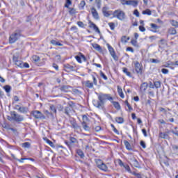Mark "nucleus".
Segmentation results:
<instances>
[{
	"instance_id": "nucleus-1",
	"label": "nucleus",
	"mask_w": 178,
	"mask_h": 178,
	"mask_svg": "<svg viewBox=\"0 0 178 178\" xmlns=\"http://www.w3.org/2000/svg\"><path fill=\"white\" fill-rule=\"evenodd\" d=\"M98 99L99 101H93V105L99 109H102L106 101L108 100L112 102V101H113V97H111V95L100 93L98 95Z\"/></svg>"
},
{
	"instance_id": "nucleus-2",
	"label": "nucleus",
	"mask_w": 178,
	"mask_h": 178,
	"mask_svg": "<svg viewBox=\"0 0 178 178\" xmlns=\"http://www.w3.org/2000/svg\"><path fill=\"white\" fill-rule=\"evenodd\" d=\"M113 16L118 19V20H124V19H126V14L122 10H115L113 13Z\"/></svg>"
},
{
	"instance_id": "nucleus-3",
	"label": "nucleus",
	"mask_w": 178,
	"mask_h": 178,
	"mask_svg": "<svg viewBox=\"0 0 178 178\" xmlns=\"http://www.w3.org/2000/svg\"><path fill=\"white\" fill-rule=\"evenodd\" d=\"M96 164L97 168L104 172H108V166L101 159H96Z\"/></svg>"
},
{
	"instance_id": "nucleus-4",
	"label": "nucleus",
	"mask_w": 178,
	"mask_h": 178,
	"mask_svg": "<svg viewBox=\"0 0 178 178\" xmlns=\"http://www.w3.org/2000/svg\"><path fill=\"white\" fill-rule=\"evenodd\" d=\"M19 37H20V32H15L13 33L9 38L10 44H13L19 40Z\"/></svg>"
},
{
	"instance_id": "nucleus-5",
	"label": "nucleus",
	"mask_w": 178,
	"mask_h": 178,
	"mask_svg": "<svg viewBox=\"0 0 178 178\" xmlns=\"http://www.w3.org/2000/svg\"><path fill=\"white\" fill-rule=\"evenodd\" d=\"M11 116L13 120H15V122H23V120H24L23 116L17 114L15 111L11 113Z\"/></svg>"
},
{
	"instance_id": "nucleus-6",
	"label": "nucleus",
	"mask_w": 178,
	"mask_h": 178,
	"mask_svg": "<svg viewBox=\"0 0 178 178\" xmlns=\"http://www.w3.org/2000/svg\"><path fill=\"white\" fill-rule=\"evenodd\" d=\"M137 74H143V66L138 61L134 63Z\"/></svg>"
},
{
	"instance_id": "nucleus-7",
	"label": "nucleus",
	"mask_w": 178,
	"mask_h": 178,
	"mask_svg": "<svg viewBox=\"0 0 178 178\" xmlns=\"http://www.w3.org/2000/svg\"><path fill=\"white\" fill-rule=\"evenodd\" d=\"M75 59L77 60L78 63H82V60H83V62H86L87 60L86 56L81 53H79L77 56H75Z\"/></svg>"
},
{
	"instance_id": "nucleus-8",
	"label": "nucleus",
	"mask_w": 178,
	"mask_h": 178,
	"mask_svg": "<svg viewBox=\"0 0 178 178\" xmlns=\"http://www.w3.org/2000/svg\"><path fill=\"white\" fill-rule=\"evenodd\" d=\"M33 116L35 119H45V115L41 113V111H35L32 112Z\"/></svg>"
},
{
	"instance_id": "nucleus-9",
	"label": "nucleus",
	"mask_w": 178,
	"mask_h": 178,
	"mask_svg": "<svg viewBox=\"0 0 178 178\" xmlns=\"http://www.w3.org/2000/svg\"><path fill=\"white\" fill-rule=\"evenodd\" d=\"M107 47L112 58L114 59V60H118V56H116V53L115 52V49H113V47H112V46H111L110 44H107Z\"/></svg>"
},
{
	"instance_id": "nucleus-10",
	"label": "nucleus",
	"mask_w": 178,
	"mask_h": 178,
	"mask_svg": "<svg viewBox=\"0 0 178 178\" xmlns=\"http://www.w3.org/2000/svg\"><path fill=\"white\" fill-rule=\"evenodd\" d=\"M13 62L18 67H23V62L17 58L16 56H13Z\"/></svg>"
},
{
	"instance_id": "nucleus-11",
	"label": "nucleus",
	"mask_w": 178,
	"mask_h": 178,
	"mask_svg": "<svg viewBox=\"0 0 178 178\" xmlns=\"http://www.w3.org/2000/svg\"><path fill=\"white\" fill-rule=\"evenodd\" d=\"M90 12L94 19H95L96 20H98V19H99V15H98V12L97 11V9H95V8H92L90 9Z\"/></svg>"
},
{
	"instance_id": "nucleus-12",
	"label": "nucleus",
	"mask_w": 178,
	"mask_h": 178,
	"mask_svg": "<svg viewBox=\"0 0 178 178\" xmlns=\"http://www.w3.org/2000/svg\"><path fill=\"white\" fill-rule=\"evenodd\" d=\"M89 26L91 29H94V30H95L96 33H98L99 34L101 33V31H99V29L98 28V26H97V25H95V24H94L93 22H90Z\"/></svg>"
},
{
	"instance_id": "nucleus-13",
	"label": "nucleus",
	"mask_w": 178,
	"mask_h": 178,
	"mask_svg": "<svg viewBox=\"0 0 178 178\" xmlns=\"http://www.w3.org/2000/svg\"><path fill=\"white\" fill-rule=\"evenodd\" d=\"M130 163L132 166H134L135 168H140V164L138 163V161L134 158L131 159Z\"/></svg>"
},
{
	"instance_id": "nucleus-14",
	"label": "nucleus",
	"mask_w": 178,
	"mask_h": 178,
	"mask_svg": "<svg viewBox=\"0 0 178 178\" xmlns=\"http://www.w3.org/2000/svg\"><path fill=\"white\" fill-rule=\"evenodd\" d=\"M138 5V1H137L136 0H128V2H127L128 6H131L136 8V6H137Z\"/></svg>"
},
{
	"instance_id": "nucleus-15",
	"label": "nucleus",
	"mask_w": 178,
	"mask_h": 178,
	"mask_svg": "<svg viewBox=\"0 0 178 178\" xmlns=\"http://www.w3.org/2000/svg\"><path fill=\"white\" fill-rule=\"evenodd\" d=\"M64 70H65V72H73V70H74V67H73L69 64H67V65H64Z\"/></svg>"
},
{
	"instance_id": "nucleus-16",
	"label": "nucleus",
	"mask_w": 178,
	"mask_h": 178,
	"mask_svg": "<svg viewBox=\"0 0 178 178\" xmlns=\"http://www.w3.org/2000/svg\"><path fill=\"white\" fill-rule=\"evenodd\" d=\"M147 88H148V83H142V85L140 86V91H142V92H145V91H147Z\"/></svg>"
},
{
	"instance_id": "nucleus-17",
	"label": "nucleus",
	"mask_w": 178,
	"mask_h": 178,
	"mask_svg": "<svg viewBox=\"0 0 178 178\" xmlns=\"http://www.w3.org/2000/svg\"><path fill=\"white\" fill-rule=\"evenodd\" d=\"M102 12L104 16H105L106 17H109L111 16V14H109V12H108V8L106 7H104L102 8Z\"/></svg>"
},
{
	"instance_id": "nucleus-18",
	"label": "nucleus",
	"mask_w": 178,
	"mask_h": 178,
	"mask_svg": "<svg viewBox=\"0 0 178 178\" xmlns=\"http://www.w3.org/2000/svg\"><path fill=\"white\" fill-rule=\"evenodd\" d=\"M131 44L133 45V47H135L136 48H140V45H138V42H137L136 39H132L131 40Z\"/></svg>"
},
{
	"instance_id": "nucleus-19",
	"label": "nucleus",
	"mask_w": 178,
	"mask_h": 178,
	"mask_svg": "<svg viewBox=\"0 0 178 178\" xmlns=\"http://www.w3.org/2000/svg\"><path fill=\"white\" fill-rule=\"evenodd\" d=\"M124 145H125L127 149H128V151H131L133 149V148L131 147V145H130L129 141L124 140Z\"/></svg>"
},
{
	"instance_id": "nucleus-20",
	"label": "nucleus",
	"mask_w": 178,
	"mask_h": 178,
	"mask_svg": "<svg viewBox=\"0 0 178 178\" xmlns=\"http://www.w3.org/2000/svg\"><path fill=\"white\" fill-rule=\"evenodd\" d=\"M51 44H52V45H56L57 47H63V44H62L55 40H51Z\"/></svg>"
},
{
	"instance_id": "nucleus-21",
	"label": "nucleus",
	"mask_w": 178,
	"mask_h": 178,
	"mask_svg": "<svg viewBox=\"0 0 178 178\" xmlns=\"http://www.w3.org/2000/svg\"><path fill=\"white\" fill-rule=\"evenodd\" d=\"M18 111L19 112H21V113H27L29 112V108H27V107H19Z\"/></svg>"
},
{
	"instance_id": "nucleus-22",
	"label": "nucleus",
	"mask_w": 178,
	"mask_h": 178,
	"mask_svg": "<svg viewBox=\"0 0 178 178\" xmlns=\"http://www.w3.org/2000/svg\"><path fill=\"white\" fill-rule=\"evenodd\" d=\"M43 140H44V141H45V143H47V144L50 145V147H52V148H54L55 147V145H54V143H52V141L49 140V139H48L47 138H44Z\"/></svg>"
},
{
	"instance_id": "nucleus-23",
	"label": "nucleus",
	"mask_w": 178,
	"mask_h": 178,
	"mask_svg": "<svg viewBox=\"0 0 178 178\" xmlns=\"http://www.w3.org/2000/svg\"><path fill=\"white\" fill-rule=\"evenodd\" d=\"M118 92L121 98H124V94L123 93V90H122V88L119 86H118Z\"/></svg>"
},
{
	"instance_id": "nucleus-24",
	"label": "nucleus",
	"mask_w": 178,
	"mask_h": 178,
	"mask_svg": "<svg viewBox=\"0 0 178 178\" xmlns=\"http://www.w3.org/2000/svg\"><path fill=\"white\" fill-rule=\"evenodd\" d=\"M92 47L96 49V51H102V48L101 46H99V44H97V43H93L92 44Z\"/></svg>"
},
{
	"instance_id": "nucleus-25",
	"label": "nucleus",
	"mask_w": 178,
	"mask_h": 178,
	"mask_svg": "<svg viewBox=\"0 0 178 178\" xmlns=\"http://www.w3.org/2000/svg\"><path fill=\"white\" fill-rule=\"evenodd\" d=\"M83 122L81 124H88L90 122V120L87 115H83L82 117Z\"/></svg>"
},
{
	"instance_id": "nucleus-26",
	"label": "nucleus",
	"mask_w": 178,
	"mask_h": 178,
	"mask_svg": "<svg viewBox=\"0 0 178 178\" xmlns=\"http://www.w3.org/2000/svg\"><path fill=\"white\" fill-rule=\"evenodd\" d=\"M81 125L85 131H90L91 130L88 124H81Z\"/></svg>"
},
{
	"instance_id": "nucleus-27",
	"label": "nucleus",
	"mask_w": 178,
	"mask_h": 178,
	"mask_svg": "<svg viewBox=\"0 0 178 178\" xmlns=\"http://www.w3.org/2000/svg\"><path fill=\"white\" fill-rule=\"evenodd\" d=\"M86 87H88V88H92L94 87V83H91L90 81H87L85 83Z\"/></svg>"
},
{
	"instance_id": "nucleus-28",
	"label": "nucleus",
	"mask_w": 178,
	"mask_h": 178,
	"mask_svg": "<svg viewBox=\"0 0 178 178\" xmlns=\"http://www.w3.org/2000/svg\"><path fill=\"white\" fill-rule=\"evenodd\" d=\"M143 15H147V16H151L152 15V12L149 9H146L142 12Z\"/></svg>"
},
{
	"instance_id": "nucleus-29",
	"label": "nucleus",
	"mask_w": 178,
	"mask_h": 178,
	"mask_svg": "<svg viewBox=\"0 0 178 178\" xmlns=\"http://www.w3.org/2000/svg\"><path fill=\"white\" fill-rule=\"evenodd\" d=\"M129 40H130L129 37L122 36L121 38V42L124 44H126Z\"/></svg>"
},
{
	"instance_id": "nucleus-30",
	"label": "nucleus",
	"mask_w": 178,
	"mask_h": 178,
	"mask_svg": "<svg viewBox=\"0 0 178 178\" xmlns=\"http://www.w3.org/2000/svg\"><path fill=\"white\" fill-rule=\"evenodd\" d=\"M74 129L75 131H76V133H81V131H83V129H81V127L79 126V124H76Z\"/></svg>"
},
{
	"instance_id": "nucleus-31",
	"label": "nucleus",
	"mask_w": 178,
	"mask_h": 178,
	"mask_svg": "<svg viewBox=\"0 0 178 178\" xmlns=\"http://www.w3.org/2000/svg\"><path fill=\"white\" fill-rule=\"evenodd\" d=\"M60 90H61L63 92H67V91H69V86H62V87L60 88Z\"/></svg>"
},
{
	"instance_id": "nucleus-32",
	"label": "nucleus",
	"mask_w": 178,
	"mask_h": 178,
	"mask_svg": "<svg viewBox=\"0 0 178 178\" xmlns=\"http://www.w3.org/2000/svg\"><path fill=\"white\" fill-rule=\"evenodd\" d=\"M122 72L128 76V77H131V73L130 72H128L127 68L124 67L122 69Z\"/></svg>"
},
{
	"instance_id": "nucleus-33",
	"label": "nucleus",
	"mask_w": 178,
	"mask_h": 178,
	"mask_svg": "<svg viewBox=\"0 0 178 178\" xmlns=\"http://www.w3.org/2000/svg\"><path fill=\"white\" fill-rule=\"evenodd\" d=\"M169 34H171L172 35H175V34L177 33L176 29L175 28H171L168 31Z\"/></svg>"
},
{
	"instance_id": "nucleus-34",
	"label": "nucleus",
	"mask_w": 178,
	"mask_h": 178,
	"mask_svg": "<svg viewBox=\"0 0 178 178\" xmlns=\"http://www.w3.org/2000/svg\"><path fill=\"white\" fill-rule=\"evenodd\" d=\"M49 108H50V111H51V115L52 113H56V107H55V106L51 105Z\"/></svg>"
},
{
	"instance_id": "nucleus-35",
	"label": "nucleus",
	"mask_w": 178,
	"mask_h": 178,
	"mask_svg": "<svg viewBox=\"0 0 178 178\" xmlns=\"http://www.w3.org/2000/svg\"><path fill=\"white\" fill-rule=\"evenodd\" d=\"M113 106L115 108V109H120V104H119V102H113Z\"/></svg>"
},
{
	"instance_id": "nucleus-36",
	"label": "nucleus",
	"mask_w": 178,
	"mask_h": 178,
	"mask_svg": "<svg viewBox=\"0 0 178 178\" xmlns=\"http://www.w3.org/2000/svg\"><path fill=\"white\" fill-rule=\"evenodd\" d=\"M70 124H72L73 129L74 128V127L77 124V122H76V120L71 118L70 120Z\"/></svg>"
},
{
	"instance_id": "nucleus-37",
	"label": "nucleus",
	"mask_w": 178,
	"mask_h": 178,
	"mask_svg": "<svg viewBox=\"0 0 178 178\" xmlns=\"http://www.w3.org/2000/svg\"><path fill=\"white\" fill-rule=\"evenodd\" d=\"M115 121L117 123L122 124L124 122L123 118L118 117L115 118Z\"/></svg>"
},
{
	"instance_id": "nucleus-38",
	"label": "nucleus",
	"mask_w": 178,
	"mask_h": 178,
	"mask_svg": "<svg viewBox=\"0 0 178 178\" xmlns=\"http://www.w3.org/2000/svg\"><path fill=\"white\" fill-rule=\"evenodd\" d=\"M95 3L98 9H101V0H95Z\"/></svg>"
},
{
	"instance_id": "nucleus-39",
	"label": "nucleus",
	"mask_w": 178,
	"mask_h": 178,
	"mask_svg": "<svg viewBox=\"0 0 178 178\" xmlns=\"http://www.w3.org/2000/svg\"><path fill=\"white\" fill-rule=\"evenodd\" d=\"M30 145H31L30 143H29V142L22 143L23 148H29L30 147Z\"/></svg>"
},
{
	"instance_id": "nucleus-40",
	"label": "nucleus",
	"mask_w": 178,
	"mask_h": 178,
	"mask_svg": "<svg viewBox=\"0 0 178 178\" xmlns=\"http://www.w3.org/2000/svg\"><path fill=\"white\" fill-rule=\"evenodd\" d=\"M154 83L156 88H161V82L155 81Z\"/></svg>"
},
{
	"instance_id": "nucleus-41",
	"label": "nucleus",
	"mask_w": 178,
	"mask_h": 178,
	"mask_svg": "<svg viewBox=\"0 0 178 178\" xmlns=\"http://www.w3.org/2000/svg\"><path fill=\"white\" fill-rule=\"evenodd\" d=\"M150 62H152V63H160L161 60L155 58H151Z\"/></svg>"
},
{
	"instance_id": "nucleus-42",
	"label": "nucleus",
	"mask_w": 178,
	"mask_h": 178,
	"mask_svg": "<svg viewBox=\"0 0 178 178\" xmlns=\"http://www.w3.org/2000/svg\"><path fill=\"white\" fill-rule=\"evenodd\" d=\"M32 59L33 62H38L40 60V57L38 56H33Z\"/></svg>"
},
{
	"instance_id": "nucleus-43",
	"label": "nucleus",
	"mask_w": 178,
	"mask_h": 178,
	"mask_svg": "<svg viewBox=\"0 0 178 178\" xmlns=\"http://www.w3.org/2000/svg\"><path fill=\"white\" fill-rule=\"evenodd\" d=\"M124 168L127 172H129V173H131V170L130 169V166H129L128 165H124Z\"/></svg>"
},
{
	"instance_id": "nucleus-44",
	"label": "nucleus",
	"mask_w": 178,
	"mask_h": 178,
	"mask_svg": "<svg viewBox=\"0 0 178 178\" xmlns=\"http://www.w3.org/2000/svg\"><path fill=\"white\" fill-rule=\"evenodd\" d=\"M70 111H71L70 106L66 107L65 108V113H66V115H69V113H70Z\"/></svg>"
},
{
	"instance_id": "nucleus-45",
	"label": "nucleus",
	"mask_w": 178,
	"mask_h": 178,
	"mask_svg": "<svg viewBox=\"0 0 178 178\" xmlns=\"http://www.w3.org/2000/svg\"><path fill=\"white\" fill-rule=\"evenodd\" d=\"M100 76L102 77V79H104V80H108V77L106 75H105V74H104V72H102V71H100Z\"/></svg>"
},
{
	"instance_id": "nucleus-46",
	"label": "nucleus",
	"mask_w": 178,
	"mask_h": 178,
	"mask_svg": "<svg viewBox=\"0 0 178 178\" xmlns=\"http://www.w3.org/2000/svg\"><path fill=\"white\" fill-rule=\"evenodd\" d=\"M77 154L81 158H84V153L81 150H78Z\"/></svg>"
},
{
	"instance_id": "nucleus-47",
	"label": "nucleus",
	"mask_w": 178,
	"mask_h": 178,
	"mask_svg": "<svg viewBox=\"0 0 178 178\" xmlns=\"http://www.w3.org/2000/svg\"><path fill=\"white\" fill-rule=\"evenodd\" d=\"M108 26H109L111 30H115V23L110 22V23H108Z\"/></svg>"
},
{
	"instance_id": "nucleus-48",
	"label": "nucleus",
	"mask_w": 178,
	"mask_h": 178,
	"mask_svg": "<svg viewBox=\"0 0 178 178\" xmlns=\"http://www.w3.org/2000/svg\"><path fill=\"white\" fill-rule=\"evenodd\" d=\"M70 140L72 144H76V143H77V139H76V138L71 137L70 138Z\"/></svg>"
},
{
	"instance_id": "nucleus-49",
	"label": "nucleus",
	"mask_w": 178,
	"mask_h": 178,
	"mask_svg": "<svg viewBox=\"0 0 178 178\" xmlns=\"http://www.w3.org/2000/svg\"><path fill=\"white\" fill-rule=\"evenodd\" d=\"M4 90L7 92H10V86H6L3 87Z\"/></svg>"
},
{
	"instance_id": "nucleus-50",
	"label": "nucleus",
	"mask_w": 178,
	"mask_h": 178,
	"mask_svg": "<svg viewBox=\"0 0 178 178\" xmlns=\"http://www.w3.org/2000/svg\"><path fill=\"white\" fill-rule=\"evenodd\" d=\"M168 135L166 134H165V133H163V132H161L160 134H159V137H161V138H166V136H167Z\"/></svg>"
},
{
	"instance_id": "nucleus-51",
	"label": "nucleus",
	"mask_w": 178,
	"mask_h": 178,
	"mask_svg": "<svg viewBox=\"0 0 178 178\" xmlns=\"http://www.w3.org/2000/svg\"><path fill=\"white\" fill-rule=\"evenodd\" d=\"M84 6H86V1L82 0L79 4V8H81L83 9Z\"/></svg>"
},
{
	"instance_id": "nucleus-52",
	"label": "nucleus",
	"mask_w": 178,
	"mask_h": 178,
	"mask_svg": "<svg viewBox=\"0 0 178 178\" xmlns=\"http://www.w3.org/2000/svg\"><path fill=\"white\" fill-rule=\"evenodd\" d=\"M70 15H76V10L74 8H70Z\"/></svg>"
},
{
	"instance_id": "nucleus-53",
	"label": "nucleus",
	"mask_w": 178,
	"mask_h": 178,
	"mask_svg": "<svg viewBox=\"0 0 178 178\" xmlns=\"http://www.w3.org/2000/svg\"><path fill=\"white\" fill-rule=\"evenodd\" d=\"M131 173H132V175H134V176H136L138 178H140L141 177V174H140V173H137L136 172H133Z\"/></svg>"
},
{
	"instance_id": "nucleus-54",
	"label": "nucleus",
	"mask_w": 178,
	"mask_h": 178,
	"mask_svg": "<svg viewBox=\"0 0 178 178\" xmlns=\"http://www.w3.org/2000/svg\"><path fill=\"white\" fill-rule=\"evenodd\" d=\"M161 72L163 74H168V73H169V70L163 68L161 70Z\"/></svg>"
},
{
	"instance_id": "nucleus-55",
	"label": "nucleus",
	"mask_w": 178,
	"mask_h": 178,
	"mask_svg": "<svg viewBox=\"0 0 178 178\" xmlns=\"http://www.w3.org/2000/svg\"><path fill=\"white\" fill-rule=\"evenodd\" d=\"M134 15L135 16H136V17H140V13L138 12V10H135L134 11Z\"/></svg>"
},
{
	"instance_id": "nucleus-56",
	"label": "nucleus",
	"mask_w": 178,
	"mask_h": 178,
	"mask_svg": "<svg viewBox=\"0 0 178 178\" xmlns=\"http://www.w3.org/2000/svg\"><path fill=\"white\" fill-rule=\"evenodd\" d=\"M171 24H172V26H175V27H177V26H178V22H177V21L172 20V22H171Z\"/></svg>"
},
{
	"instance_id": "nucleus-57",
	"label": "nucleus",
	"mask_w": 178,
	"mask_h": 178,
	"mask_svg": "<svg viewBox=\"0 0 178 178\" xmlns=\"http://www.w3.org/2000/svg\"><path fill=\"white\" fill-rule=\"evenodd\" d=\"M127 51L129 52H131L132 54L134 53V49L132 47H127Z\"/></svg>"
},
{
	"instance_id": "nucleus-58",
	"label": "nucleus",
	"mask_w": 178,
	"mask_h": 178,
	"mask_svg": "<svg viewBox=\"0 0 178 178\" xmlns=\"http://www.w3.org/2000/svg\"><path fill=\"white\" fill-rule=\"evenodd\" d=\"M139 30L140 31H142V33H144V31H145V28L144 27V26H140Z\"/></svg>"
},
{
	"instance_id": "nucleus-59",
	"label": "nucleus",
	"mask_w": 178,
	"mask_h": 178,
	"mask_svg": "<svg viewBox=\"0 0 178 178\" xmlns=\"http://www.w3.org/2000/svg\"><path fill=\"white\" fill-rule=\"evenodd\" d=\"M77 25L79 26V27H84V23H83L82 22H77Z\"/></svg>"
},
{
	"instance_id": "nucleus-60",
	"label": "nucleus",
	"mask_w": 178,
	"mask_h": 178,
	"mask_svg": "<svg viewBox=\"0 0 178 178\" xmlns=\"http://www.w3.org/2000/svg\"><path fill=\"white\" fill-rule=\"evenodd\" d=\"M69 5H72V1L70 0H67V3L65 4V8H69Z\"/></svg>"
},
{
	"instance_id": "nucleus-61",
	"label": "nucleus",
	"mask_w": 178,
	"mask_h": 178,
	"mask_svg": "<svg viewBox=\"0 0 178 178\" xmlns=\"http://www.w3.org/2000/svg\"><path fill=\"white\" fill-rule=\"evenodd\" d=\"M129 0H120V2L122 5H127Z\"/></svg>"
},
{
	"instance_id": "nucleus-62",
	"label": "nucleus",
	"mask_w": 178,
	"mask_h": 178,
	"mask_svg": "<svg viewBox=\"0 0 178 178\" xmlns=\"http://www.w3.org/2000/svg\"><path fill=\"white\" fill-rule=\"evenodd\" d=\"M92 80H93V84H95V86H97V79L95 78V76H92Z\"/></svg>"
},
{
	"instance_id": "nucleus-63",
	"label": "nucleus",
	"mask_w": 178,
	"mask_h": 178,
	"mask_svg": "<svg viewBox=\"0 0 178 178\" xmlns=\"http://www.w3.org/2000/svg\"><path fill=\"white\" fill-rule=\"evenodd\" d=\"M22 67L29 68V63H22Z\"/></svg>"
},
{
	"instance_id": "nucleus-64",
	"label": "nucleus",
	"mask_w": 178,
	"mask_h": 178,
	"mask_svg": "<svg viewBox=\"0 0 178 178\" xmlns=\"http://www.w3.org/2000/svg\"><path fill=\"white\" fill-rule=\"evenodd\" d=\"M95 131H101V127L97 126L95 128Z\"/></svg>"
}]
</instances>
